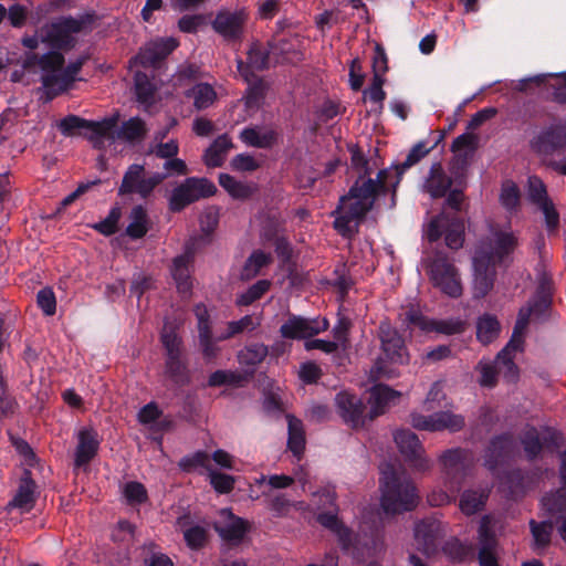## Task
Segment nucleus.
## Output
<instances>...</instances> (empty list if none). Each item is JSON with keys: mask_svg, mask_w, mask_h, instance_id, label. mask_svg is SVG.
Listing matches in <instances>:
<instances>
[{"mask_svg": "<svg viewBox=\"0 0 566 566\" xmlns=\"http://www.w3.org/2000/svg\"><path fill=\"white\" fill-rule=\"evenodd\" d=\"M551 297L544 290L539 291L526 306H523L517 315L512 337L506 346L497 354L493 363L480 361V384L492 387L495 384L496 375H502L507 381H515L518 369L514 364L517 353L523 352L524 336L532 316L542 318L549 307Z\"/></svg>", "mask_w": 566, "mask_h": 566, "instance_id": "nucleus-1", "label": "nucleus"}, {"mask_svg": "<svg viewBox=\"0 0 566 566\" xmlns=\"http://www.w3.org/2000/svg\"><path fill=\"white\" fill-rule=\"evenodd\" d=\"M516 238L510 230L490 224V235L480 242L473 256V295L485 296L494 283L495 265L513 252Z\"/></svg>", "mask_w": 566, "mask_h": 566, "instance_id": "nucleus-2", "label": "nucleus"}, {"mask_svg": "<svg viewBox=\"0 0 566 566\" xmlns=\"http://www.w3.org/2000/svg\"><path fill=\"white\" fill-rule=\"evenodd\" d=\"M386 179H356L347 195L340 197L335 214L334 228L343 237L350 238L370 211L377 199L386 191Z\"/></svg>", "mask_w": 566, "mask_h": 566, "instance_id": "nucleus-3", "label": "nucleus"}, {"mask_svg": "<svg viewBox=\"0 0 566 566\" xmlns=\"http://www.w3.org/2000/svg\"><path fill=\"white\" fill-rule=\"evenodd\" d=\"M380 474V506L385 514L408 512L418 505L417 489L403 471L397 470L391 463H384Z\"/></svg>", "mask_w": 566, "mask_h": 566, "instance_id": "nucleus-4", "label": "nucleus"}, {"mask_svg": "<svg viewBox=\"0 0 566 566\" xmlns=\"http://www.w3.org/2000/svg\"><path fill=\"white\" fill-rule=\"evenodd\" d=\"M317 521L337 536L344 552L358 563L376 556L382 549V541L377 528L365 532L361 525V532L354 535L332 511L319 513Z\"/></svg>", "mask_w": 566, "mask_h": 566, "instance_id": "nucleus-5", "label": "nucleus"}, {"mask_svg": "<svg viewBox=\"0 0 566 566\" xmlns=\"http://www.w3.org/2000/svg\"><path fill=\"white\" fill-rule=\"evenodd\" d=\"M95 10L90 9L77 17L62 15L41 29L42 42L55 50H70L75 45L73 34H90L101 21Z\"/></svg>", "mask_w": 566, "mask_h": 566, "instance_id": "nucleus-6", "label": "nucleus"}, {"mask_svg": "<svg viewBox=\"0 0 566 566\" xmlns=\"http://www.w3.org/2000/svg\"><path fill=\"white\" fill-rule=\"evenodd\" d=\"M439 461L447 491H432L427 497L431 506H442L455 499V494L460 491L462 482L473 464V454L459 448L450 449L440 455Z\"/></svg>", "mask_w": 566, "mask_h": 566, "instance_id": "nucleus-7", "label": "nucleus"}, {"mask_svg": "<svg viewBox=\"0 0 566 566\" xmlns=\"http://www.w3.org/2000/svg\"><path fill=\"white\" fill-rule=\"evenodd\" d=\"M422 266L434 287L450 297L461 296L463 289L459 272L444 254L438 252L423 258Z\"/></svg>", "mask_w": 566, "mask_h": 566, "instance_id": "nucleus-8", "label": "nucleus"}, {"mask_svg": "<svg viewBox=\"0 0 566 566\" xmlns=\"http://www.w3.org/2000/svg\"><path fill=\"white\" fill-rule=\"evenodd\" d=\"M113 125L112 119L90 120L71 114L59 122L57 128L62 135L67 137L84 136L93 144L94 148L102 149L101 136H105Z\"/></svg>", "mask_w": 566, "mask_h": 566, "instance_id": "nucleus-9", "label": "nucleus"}, {"mask_svg": "<svg viewBox=\"0 0 566 566\" xmlns=\"http://www.w3.org/2000/svg\"><path fill=\"white\" fill-rule=\"evenodd\" d=\"M394 440L405 460L415 471L426 472L431 469L432 462L424 454V449L417 434L407 429L397 430Z\"/></svg>", "mask_w": 566, "mask_h": 566, "instance_id": "nucleus-10", "label": "nucleus"}, {"mask_svg": "<svg viewBox=\"0 0 566 566\" xmlns=\"http://www.w3.org/2000/svg\"><path fill=\"white\" fill-rule=\"evenodd\" d=\"M446 235V244L457 250L463 244L464 224L459 219H450L444 213L433 218L426 229V237L430 242Z\"/></svg>", "mask_w": 566, "mask_h": 566, "instance_id": "nucleus-11", "label": "nucleus"}, {"mask_svg": "<svg viewBox=\"0 0 566 566\" xmlns=\"http://www.w3.org/2000/svg\"><path fill=\"white\" fill-rule=\"evenodd\" d=\"M216 192V186L210 179H186L171 192L169 205L174 211H179L192 201L209 197Z\"/></svg>", "mask_w": 566, "mask_h": 566, "instance_id": "nucleus-12", "label": "nucleus"}, {"mask_svg": "<svg viewBox=\"0 0 566 566\" xmlns=\"http://www.w3.org/2000/svg\"><path fill=\"white\" fill-rule=\"evenodd\" d=\"M410 424L415 429L423 431H458L464 426V418L450 411H440L429 416L412 412Z\"/></svg>", "mask_w": 566, "mask_h": 566, "instance_id": "nucleus-13", "label": "nucleus"}, {"mask_svg": "<svg viewBox=\"0 0 566 566\" xmlns=\"http://www.w3.org/2000/svg\"><path fill=\"white\" fill-rule=\"evenodd\" d=\"M105 119H112L114 125L105 136H101L102 149H104L107 144L111 145L116 140L135 143L143 139L146 135L145 123L139 117H132L123 122L120 127H118L117 116L106 117Z\"/></svg>", "mask_w": 566, "mask_h": 566, "instance_id": "nucleus-14", "label": "nucleus"}, {"mask_svg": "<svg viewBox=\"0 0 566 566\" xmlns=\"http://www.w3.org/2000/svg\"><path fill=\"white\" fill-rule=\"evenodd\" d=\"M328 328L326 318L315 317L305 318L292 315L280 328V333L284 338L301 339L308 338L325 332Z\"/></svg>", "mask_w": 566, "mask_h": 566, "instance_id": "nucleus-15", "label": "nucleus"}, {"mask_svg": "<svg viewBox=\"0 0 566 566\" xmlns=\"http://www.w3.org/2000/svg\"><path fill=\"white\" fill-rule=\"evenodd\" d=\"M247 14L240 11H219L212 21V29L228 42L240 41L243 35Z\"/></svg>", "mask_w": 566, "mask_h": 566, "instance_id": "nucleus-16", "label": "nucleus"}, {"mask_svg": "<svg viewBox=\"0 0 566 566\" xmlns=\"http://www.w3.org/2000/svg\"><path fill=\"white\" fill-rule=\"evenodd\" d=\"M479 564L480 566H500L497 560V541L493 532V518L484 515L479 526Z\"/></svg>", "mask_w": 566, "mask_h": 566, "instance_id": "nucleus-17", "label": "nucleus"}, {"mask_svg": "<svg viewBox=\"0 0 566 566\" xmlns=\"http://www.w3.org/2000/svg\"><path fill=\"white\" fill-rule=\"evenodd\" d=\"M379 338L382 352L390 364L403 365L409 361V355L403 339L389 323H380Z\"/></svg>", "mask_w": 566, "mask_h": 566, "instance_id": "nucleus-18", "label": "nucleus"}, {"mask_svg": "<svg viewBox=\"0 0 566 566\" xmlns=\"http://www.w3.org/2000/svg\"><path fill=\"white\" fill-rule=\"evenodd\" d=\"M443 531V524L434 517L418 522L415 525L417 549L428 556L432 555L437 551L438 539L442 536Z\"/></svg>", "mask_w": 566, "mask_h": 566, "instance_id": "nucleus-19", "label": "nucleus"}, {"mask_svg": "<svg viewBox=\"0 0 566 566\" xmlns=\"http://www.w3.org/2000/svg\"><path fill=\"white\" fill-rule=\"evenodd\" d=\"M406 319L410 325L417 326L424 332H438L446 335L459 334L464 329V322L459 318L429 319L417 308H410L406 313Z\"/></svg>", "mask_w": 566, "mask_h": 566, "instance_id": "nucleus-20", "label": "nucleus"}, {"mask_svg": "<svg viewBox=\"0 0 566 566\" xmlns=\"http://www.w3.org/2000/svg\"><path fill=\"white\" fill-rule=\"evenodd\" d=\"M527 200L541 209L547 228L554 230L558 224V213L547 197L546 187L542 179H528Z\"/></svg>", "mask_w": 566, "mask_h": 566, "instance_id": "nucleus-21", "label": "nucleus"}, {"mask_svg": "<svg viewBox=\"0 0 566 566\" xmlns=\"http://www.w3.org/2000/svg\"><path fill=\"white\" fill-rule=\"evenodd\" d=\"M517 450V444L509 433L494 438L484 454V465L495 472L496 468L502 465Z\"/></svg>", "mask_w": 566, "mask_h": 566, "instance_id": "nucleus-22", "label": "nucleus"}, {"mask_svg": "<svg viewBox=\"0 0 566 566\" xmlns=\"http://www.w3.org/2000/svg\"><path fill=\"white\" fill-rule=\"evenodd\" d=\"M193 312L197 318L199 344L202 349V354L205 358L212 359L217 356L219 352V348L217 346V342L220 340L219 336L213 337L212 335L209 312L206 305H196Z\"/></svg>", "mask_w": 566, "mask_h": 566, "instance_id": "nucleus-23", "label": "nucleus"}, {"mask_svg": "<svg viewBox=\"0 0 566 566\" xmlns=\"http://www.w3.org/2000/svg\"><path fill=\"white\" fill-rule=\"evenodd\" d=\"M179 45L175 38H158L148 42L140 51L138 57L140 64L148 67H156L167 59Z\"/></svg>", "mask_w": 566, "mask_h": 566, "instance_id": "nucleus-24", "label": "nucleus"}, {"mask_svg": "<svg viewBox=\"0 0 566 566\" xmlns=\"http://www.w3.org/2000/svg\"><path fill=\"white\" fill-rule=\"evenodd\" d=\"M336 405L344 421L352 428H359L365 424V406L360 398L347 391L336 396Z\"/></svg>", "mask_w": 566, "mask_h": 566, "instance_id": "nucleus-25", "label": "nucleus"}, {"mask_svg": "<svg viewBox=\"0 0 566 566\" xmlns=\"http://www.w3.org/2000/svg\"><path fill=\"white\" fill-rule=\"evenodd\" d=\"M76 439L74 465L75 468H86L98 451V434L93 428H82L78 430Z\"/></svg>", "mask_w": 566, "mask_h": 566, "instance_id": "nucleus-26", "label": "nucleus"}, {"mask_svg": "<svg viewBox=\"0 0 566 566\" xmlns=\"http://www.w3.org/2000/svg\"><path fill=\"white\" fill-rule=\"evenodd\" d=\"M401 397V392L391 389L386 385H375L370 389L368 403L370 405L369 419H374L386 412L388 408L395 406Z\"/></svg>", "mask_w": 566, "mask_h": 566, "instance_id": "nucleus-27", "label": "nucleus"}, {"mask_svg": "<svg viewBox=\"0 0 566 566\" xmlns=\"http://www.w3.org/2000/svg\"><path fill=\"white\" fill-rule=\"evenodd\" d=\"M220 515L223 521L216 523V531L226 541L240 542L248 532V523L244 520L234 516L228 509H223L220 512Z\"/></svg>", "mask_w": 566, "mask_h": 566, "instance_id": "nucleus-28", "label": "nucleus"}, {"mask_svg": "<svg viewBox=\"0 0 566 566\" xmlns=\"http://www.w3.org/2000/svg\"><path fill=\"white\" fill-rule=\"evenodd\" d=\"M444 135L440 134L433 145L428 146L423 140L418 142L407 154L405 160L392 164L396 172V177H401L411 167L417 165L422 158H424L434 147L443 139Z\"/></svg>", "mask_w": 566, "mask_h": 566, "instance_id": "nucleus-29", "label": "nucleus"}, {"mask_svg": "<svg viewBox=\"0 0 566 566\" xmlns=\"http://www.w3.org/2000/svg\"><path fill=\"white\" fill-rule=\"evenodd\" d=\"M34 501L35 483L31 479L30 471L25 470L20 480L18 491L9 505L19 509L22 512H29L33 507Z\"/></svg>", "mask_w": 566, "mask_h": 566, "instance_id": "nucleus-30", "label": "nucleus"}, {"mask_svg": "<svg viewBox=\"0 0 566 566\" xmlns=\"http://www.w3.org/2000/svg\"><path fill=\"white\" fill-rule=\"evenodd\" d=\"M192 258L190 253L178 255L174 259L171 265V275L176 282L177 289L180 293L187 294L192 287L190 277V264Z\"/></svg>", "mask_w": 566, "mask_h": 566, "instance_id": "nucleus-31", "label": "nucleus"}, {"mask_svg": "<svg viewBox=\"0 0 566 566\" xmlns=\"http://www.w3.org/2000/svg\"><path fill=\"white\" fill-rule=\"evenodd\" d=\"M279 133L274 129L261 132L256 127H245L240 133L241 140L248 146L256 148H272L279 140Z\"/></svg>", "mask_w": 566, "mask_h": 566, "instance_id": "nucleus-32", "label": "nucleus"}, {"mask_svg": "<svg viewBox=\"0 0 566 566\" xmlns=\"http://www.w3.org/2000/svg\"><path fill=\"white\" fill-rule=\"evenodd\" d=\"M478 136L472 133H463L451 145V151L461 166L468 165L478 148Z\"/></svg>", "mask_w": 566, "mask_h": 566, "instance_id": "nucleus-33", "label": "nucleus"}, {"mask_svg": "<svg viewBox=\"0 0 566 566\" xmlns=\"http://www.w3.org/2000/svg\"><path fill=\"white\" fill-rule=\"evenodd\" d=\"M233 147L228 134L218 136L203 154L205 164L208 167L222 166L227 153Z\"/></svg>", "mask_w": 566, "mask_h": 566, "instance_id": "nucleus-34", "label": "nucleus"}, {"mask_svg": "<svg viewBox=\"0 0 566 566\" xmlns=\"http://www.w3.org/2000/svg\"><path fill=\"white\" fill-rule=\"evenodd\" d=\"M287 420V429H289V439L287 446L289 449L293 452L295 457H300L305 448V434L303 423L300 419L286 415Z\"/></svg>", "mask_w": 566, "mask_h": 566, "instance_id": "nucleus-35", "label": "nucleus"}, {"mask_svg": "<svg viewBox=\"0 0 566 566\" xmlns=\"http://www.w3.org/2000/svg\"><path fill=\"white\" fill-rule=\"evenodd\" d=\"M489 496L488 489L468 490L460 499V510L465 515H472L483 509Z\"/></svg>", "mask_w": 566, "mask_h": 566, "instance_id": "nucleus-36", "label": "nucleus"}, {"mask_svg": "<svg viewBox=\"0 0 566 566\" xmlns=\"http://www.w3.org/2000/svg\"><path fill=\"white\" fill-rule=\"evenodd\" d=\"M41 83L43 86V99L44 102H51L59 95L66 92L71 86L66 83L64 76L60 73H48L41 76Z\"/></svg>", "mask_w": 566, "mask_h": 566, "instance_id": "nucleus-37", "label": "nucleus"}, {"mask_svg": "<svg viewBox=\"0 0 566 566\" xmlns=\"http://www.w3.org/2000/svg\"><path fill=\"white\" fill-rule=\"evenodd\" d=\"M268 355V347L263 344H253L241 349L238 354L239 364L247 366L250 370H245L243 375L247 377L252 373L253 368L260 364Z\"/></svg>", "mask_w": 566, "mask_h": 566, "instance_id": "nucleus-38", "label": "nucleus"}, {"mask_svg": "<svg viewBox=\"0 0 566 566\" xmlns=\"http://www.w3.org/2000/svg\"><path fill=\"white\" fill-rule=\"evenodd\" d=\"M148 229L149 221L145 209L142 206L133 208L126 234L132 239H140L147 233Z\"/></svg>", "mask_w": 566, "mask_h": 566, "instance_id": "nucleus-39", "label": "nucleus"}, {"mask_svg": "<svg viewBox=\"0 0 566 566\" xmlns=\"http://www.w3.org/2000/svg\"><path fill=\"white\" fill-rule=\"evenodd\" d=\"M188 97L193 98V106L198 109H206L211 106L217 98V93L208 83H199L187 92Z\"/></svg>", "mask_w": 566, "mask_h": 566, "instance_id": "nucleus-40", "label": "nucleus"}, {"mask_svg": "<svg viewBox=\"0 0 566 566\" xmlns=\"http://www.w3.org/2000/svg\"><path fill=\"white\" fill-rule=\"evenodd\" d=\"M500 334V323L496 317L484 314L476 323V337L483 344H490Z\"/></svg>", "mask_w": 566, "mask_h": 566, "instance_id": "nucleus-41", "label": "nucleus"}, {"mask_svg": "<svg viewBox=\"0 0 566 566\" xmlns=\"http://www.w3.org/2000/svg\"><path fill=\"white\" fill-rule=\"evenodd\" d=\"M271 261V253H266L262 250L253 251L242 269L241 277L244 280L254 277L260 273L261 269L269 265Z\"/></svg>", "mask_w": 566, "mask_h": 566, "instance_id": "nucleus-42", "label": "nucleus"}, {"mask_svg": "<svg viewBox=\"0 0 566 566\" xmlns=\"http://www.w3.org/2000/svg\"><path fill=\"white\" fill-rule=\"evenodd\" d=\"M224 190L237 199H244L252 195L256 186L251 179H219Z\"/></svg>", "mask_w": 566, "mask_h": 566, "instance_id": "nucleus-43", "label": "nucleus"}, {"mask_svg": "<svg viewBox=\"0 0 566 566\" xmlns=\"http://www.w3.org/2000/svg\"><path fill=\"white\" fill-rule=\"evenodd\" d=\"M548 430L545 429L541 433L537 429L530 427L525 430L522 437V444L524 452L528 459L535 458L543 449L542 438L545 439Z\"/></svg>", "mask_w": 566, "mask_h": 566, "instance_id": "nucleus-44", "label": "nucleus"}, {"mask_svg": "<svg viewBox=\"0 0 566 566\" xmlns=\"http://www.w3.org/2000/svg\"><path fill=\"white\" fill-rule=\"evenodd\" d=\"M537 143L539 149L547 153L562 148L566 146V129L551 128L538 136Z\"/></svg>", "mask_w": 566, "mask_h": 566, "instance_id": "nucleus-45", "label": "nucleus"}, {"mask_svg": "<svg viewBox=\"0 0 566 566\" xmlns=\"http://www.w3.org/2000/svg\"><path fill=\"white\" fill-rule=\"evenodd\" d=\"M348 150L350 153V168L357 177H370L376 161L371 165L370 160L366 158L361 149L356 145H350Z\"/></svg>", "mask_w": 566, "mask_h": 566, "instance_id": "nucleus-46", "label": "nucleus"}, {"mask_svg": "<svg viewBox=\"0 0 566 566\" xmlns=\"http://www.w3.org/2000/svg\"><path fill=\"white\" fill-rule=\"evenodd\" d=\"M500 202L507 212L513 213L517 211L521 202V195L518 187L512 181V179H507L503 182L500 193Z\"/></svg>", "mask_w": 566, "mask_h": 566, "instance_id": "nucleus-47", "label": "nucleus"}, {"mask_svg": "<svg viewBox=\"0 0 566 566\" xmlns=\"http://www.w3.org/2000/svg\"><path fill=\"white\" fill-rule=\"evenodd\" d=\"M543 509L551 515H557L566 512V489L563 485L562 490L554 493L546 494L542 499Z\"/></svg>", "mask_w": 566, "mask_h": 566, "instance_id": "nucleus-48", "label": "nucleus"}, {"mask_svg": "<svg viewBox=\"0 0 566 566\" xmlns=\"http://www.w3.org/2000/svg\"><path fill=\"white\" fill-rule=\"evenodd\" d=\"M159 179H123L120 192H137L142 198L148 196Z\"/></svg>", "mask_w": 566, "mask_h": 566, "instance_id": "nucleus-49", "label": "nucleus"}, {"mask_svg": "<svg viewBox=\"0 0 566 566\" xmlns=\"http://www.w3.org/2000/svg\"><path fill=\"white\" fill-rule=\"evenodd\" d=\"M247 55V61L252 69L256 71H264L269 69L270 52L264 50L259 43H253Z\"/></svg>", "mask_w": 566, "mask_h": 566, "instance_id": "nucleus-50", "label": "nucleus"}, {"mask_svg": "<svg viewBox=\"0 0 566 566\" xmlns=\"http://www.w3.org/2000/svg\"><path fill=\"white\" fill-rule=\"evenodd\" d=\"M247 380V375L238 371L217 370L209 377V386L217 387L222 385L240 386Z\"/></svg>", "mask_w": 566, "mask_h": 566, "instance_id": "nucleus-51", "label": "nucleus"}, {"mask_svg": "<svg viewBox=\"0 0 566 566\" xmlns=\"http://www.w3.org/2000/svg\"><path fill=\"white\" fill-rule=\"evenodd\" d=\"M531 533L536 548H544L551 542L552 524L547 522L536 523L534 520L530 522Z\"/></svg>", "mask_w": 566, "mask_h": 566, "instance_id": "nucleus-52", "label": "nucleus"}, {"mask_svg": "<svg viewBox=\"0 0 566 566\" xmlns=\"http://www.w3.org/2000/svg\"><path fill=\"white\" fill-rule=\"evenodd\" d=\"M270 285L268 280L258 281L238 297L237 303L243 306L252 304L270 289Z\"/></svg>", "mask_w": 566, "mask_h": 566, "instance_id": "nucleus-53", "label": "nucleus"}, {"mask_svg": "<svg viewBox=\"0 0 566 566\" xmlns=\"http://www.w3.org/2000/svg\"><path fill=\"white\" fill-rule=\"evenodd\" d=\"M123 495L129 505H137L147 500L145 486L136 481L127 482L124 485Z\"/></svg>", "mask_w": 566, "mask_h": 566, "instance_id": "nucleus-54", "label": "nucleus"}, {"mask_svg": "<svg viewBox=\"0 0 566 566\" xmlns=\"http://www.w3.org/2000/svg\"><path fill=\"white\" fill-rule=\"evenodd\" d=\"M122 217V211L118 206L111 209L105 219L95 223L93 228L104 235L114 234L117 231V224Z\"/></svg>", "mask_w": 566, "mask_h": 566, "instance_id": "nucleus-55", "label": "nucleus"}, {"mask_svg": "<svg viewBox=\"0 0 566 566\" xmlns=\"http://www.w3.org/2000/svg\"><path fill=\"white\" fill-rule=\"evenodd\" d=\"M135 91L137 101L149 103L155 95V87L149 82L146 74L137 73L135 77Z\"/></svg>", "mask_w": 566, "mask_h": 566, "instance_id": "nucleus-56", "label": "nucleus"}, {"mask_svg": "<svg viewBox=\"0 0 566 566\" xmlns=\"http://www.w3.org/2000/svg\"><path fill=\"white\" fill-rule=\"evenodd\" d=\"M64 62L63 54L55 49L40 56V67L46 74L62 70Z\"/></svg>", "mask_w": 566, "mask_h": 566, "instance_id": "nucleus-57", "label": "nucleus"}, {"mask_svg": "<svg viewBox=\"0 0 566 566\" xmlns=\"http://www.w3.org/2000/svg\"><path fill=\"white\" fill-rule=\"evenodd\" d=\"M186 367L180 360V353L167 354L166 359V374L171 377L175 381L179 382L184 380Z\"/></svg>", "mask_w": 566, "mask_h": 566, "instance_id": "nucleus-58", "label": "nucleus"}, {"mask_svg": "<svg viewBox=\"0 0 566 566\" xmlns=\"http://www.w3.org/2000/svg\"><path fill=\"white\" fill-rule=\"evenodd\" d=\"M452 179H426L422 189L428 192L431 198H439L447 193L452 185Z\"/></svg>", "mask_w": 566, "mask_h": 566, "instance_id": "nucleus-59", "label": "nucleus"}, {"mask_svg": "<svg viewBox=\"0 0 566 566\" xmlns=\"http://www.w3.org/2000/svg\"><path fill=\"white\" fill-rule=\"evenodd\" d=\"M184 538L190 548H199L207 539V530L199 525L191 526L184 532Z\"/></svg>", "mask_w": 566, "mask_h": 566, "instance_id": "nucleus-60", "label": "nucleus"}, {"mask_svg": "<svg viewBox=\"0 0 566 566\" xmlns=\"http://www.w3.org/2000/svg\"><path fill=\"white\" fill-rule=\"evenodd\" d=\"M161 343L166 349V355L180 353L181 340L176 331L167 324L163 328Z\"/></svg>", "mask_w": 566, "mask_h": 566, "instance_id": "nucleus-61", "label": "nucleus"}, {"mask_svg": "<svg viewBox=\"0 0 566 566\" xmlns=\"http://www.w3.org/2000/svg\"><path fill=\"white\" fill-rule=\"evenodd\" d=\"M266 83L259 76L249 82L247 104L252 105L263 99L266 94Z\"/></svg>", "mask_w": 566, "mask_h": 566, "instance_id": "nucleus-62", "label": "nucleus"}, {"mask_svg": "<svg viewBox=\"0 0 566 566\" xmlns=\"http://www.w3.org/2000/svg\"><path fill=\"white\" fill-rule=\"evenodd\" d=\"M134 535V526L127 521H119L112 531V539L119 544H128Z\"/></svg>", "mask_w": 566, "mask_h": 566, "instance_id": "nucleus-63", "label": "nucleus"}, {"mask_svg": "<svg viewBox=\"0 0 566 566\" xmlns=\"http://www.w3.org/2000/svg\"><path fill=\"white\" fill-rule=\"evenodd\" d=\"M209 480L211 485L219 493H228L233 489L234 479L231 475L210 471Z\"/></svg>", "mask_w": 566, "mask_h": 566, "instance_id": "nucleus-64", "label": "nucleus"}]
</instances>
